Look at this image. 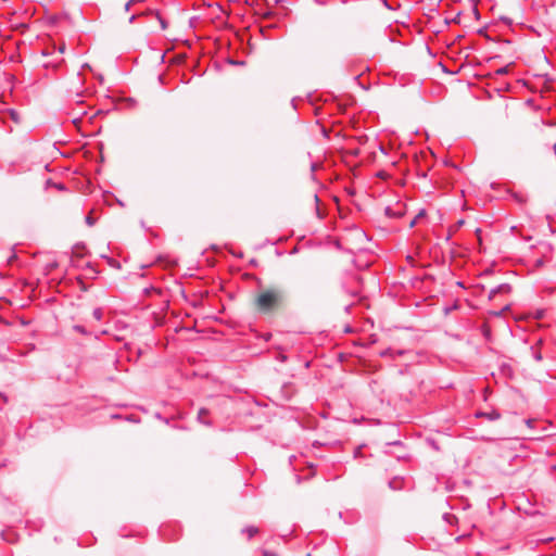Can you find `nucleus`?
Returning a JSON list of instances; mask_svg holds the SVG:
<instances>
[{"label": "nucleus", "instance_id": "16", "mask_svg": "<svg viewBox=\"0 0 556 556\" xmlns=\"http://www.w3.org/2000/svg\"><path fill=\"white\" fill-rule=\"evenodd\" d=\"M58 50H59L60 53H64V51H65V43L64 42L61 43L60 47L58 48Z\"/></svg>", "mask_w": 556, "mask_h": 556}, {"label": "nucleus", "instance_id": "17", "mask_svg": "<svg viewBox=\"0 0 556 556\" xmlns=\"http://www.w3.org/2000/svg\"><path fill=\"white\" fill-rule=\"evenodd\" d=\"M86 222L90 226L93 225V219L91 218V216H87Z\"/></svg>", "mask_w": 556, "mask_h": 556}, {"label": "nucleus", "instance_id": "12", "mask_svg": "<svg viewBox=\"0 0 556 556\" xmlns=\"http://www.w3.org/2000/svg\"><path fill=\"white\" fill-rule=\"evenodd\" d=\"M544 315V311L540 309L535 313V315L533 316L535 319H540L542 318Z\"/></svg>", "mask_w": 556, "mask_h": 556}, {"label": "nucleus", "instance_id": "8", "mask_svg": "<svg viewBox=\"0 0 556 556\" xmlns=\"http://www.w3.org/2000/svg\"><path fill=\"white\" fill-rule=\"evenodd\" d=\"M539 422H541V421H540V420H538V419H528V420L526 421V425H527V427L529 428V430H531V429L534 427V425H535V424H539Z\"/></svg>", "mask_w": 556, "mask_h": 556}, {"label": "nucleus", "instance_id": "4", "mask_svg": "<svg viewBox=\"0 0 556 556\" xmlns=\"http://www.w3.org/2000/svg\"><path fill=\"white\" fill-rule=\"evenodd\" d=\"M546 427H541V429L539 430L538 433H534L532 431H529L528 434H525L523 433V440L525 439H528V440H539L542 438V434H544L546 432Z\"/></svg>", "mask_w": 556, "mask_h": 556}, {"label": "nucleus", "instance_id": "21", "mask_svg": "<svg viewBox=\"0 0 556 556\" xmlns=\"http://www.w3.org/2000/svg\"><path fill=\"white\" fill-rule=\"evenodd\" d=\"M463 224H464V220H459V222L457 223V226H463Z\"/></svg>", "mask_w": 556, "mask_h": 556}, {"label": "nucleus", "instance_id": "2", "mask_svg": "<svg viewBox=\"0 0 556 556\" xmlns=\"http://www.w3.org/2000/svg\"><path fill=\"white\" fill-rule=\"evenodd\" d=\"M523 165L529 184L535 185L545 168L546 157L541 155L535 147L530 146L523 156Z\"/></svg>", "mask_w": 556, "mask_h": 556}, {"label": "nucleus", "instance_id": "19", "mask_svg": "<svg viewBox=\"0 0 556 556\" xmlns=\"http://www.w3.org/2000/svg\"><path fill=\"white\" fill-rule=\"evenodd\" d=\"M533 102H534V100H533V99L527 100V103H528L529 105H532V104H533Z\"/></svg>", "mask_w": 556, "mask_h": 556}, {"label": "nucleus", "instance_id": "10", "mask_svg": "<svg viewBox=\"0 0 556 556\" xmlns=\"http://www.w3.org/2000/svg\"><path fill=\"white\" fill-rule=\"evenodd\" d=\"M9 114H10V117H11V118L16 123V124H17V123H20V116H18V114H17L16 112L11 111Z\"/></svg>", "mask_w": 556, "mask_h": 556}, {"label": "nucleus", "instance_id": "15", "mask_svg": "<svg viewBox=\"0 0 556 556\" xmlns=\"http://www.w3.org/2000/svg\"><path fill=\"white\" fill-rule=\"evenodd\" d=\"M508 72V66L502 67L497 71L498 74H506Z\"/></svg>", "mask_w": 556, "mask_h": 556}, {"label": "nucleus", "instance_id": "11", "mask_svg": "<svg viewBox=\"0 0 556 556\" xmlns=\"http://www.w3.org/2000/svg\"><path fill=\"white\" fill-rule=\"evenodd\" d=\"M476 235L478 239L479 247L482 245L481 230L479 228L476 229Z\"/></svg>", "mask_w": 556, "mask_h": 556}, {"label": "nucleus", "instance_id": "1", "mask_svg": "<svg viewBox=\"0 0 556 556\" xmlns=\"http://www.w3.org/2000/svg\"><path fill=\"white\" fill-rule=\"evenodd\" d=\"M286 292L277 286L262 289L253 300L254 309L263 315H275L285 307Z\"/></svg>", "mask_w": 556, "mask_h": 556}, {"label": "nucleus", "instance_id": "7", "mask_svg": "<svg viewBox=\"0 0 556 556\" xmlns=\"http://www.w3.org/2000/svg\"><path fill=\"white\" fill-rule=\"evenodd\" d=\"M245 531H247V533H248L249 538H252L253 535H255L256 533H258V529H257L256 527H253V526H251V527L247 528V530H245Z\"/></svg>", "mask_w": 556, "mask_h": 556}, {"label": "nucleus", "instance_id": "3", "mask_svg": "<svg viewBox=\"0 0 556 556\" xmlns=\"http://www.w3.org/2000/svg\"><path fill=\"white\" fill-rule=\"evenodd\" d=\"M536 59H538L540 68H539V72L535 73V75H538V76L544 75L545 71L547 70V58L545 56L544 53L538 52Z\"/></svg>", "mask_w": 556, "mask_h": 556}, {"label": "nucleus", "instance_id": "22", "mask_svg": "<svg viewBox=\"0 0 556 556\" xmlns=\"http://www.w3.org/2000/svg\"><path fill=\"white\" fill-rule=\"evenodd\" d=\"M306 556H312L311 554H307Z\"/></svg>", "mask_w": 556, "mask_h": 556}, {"label": "nucleus", "instance_id": "6", "mask_svg": "<svg viewBox=\"0 0 556 556\" xmlns=\"http://www.w3.org/2000/svg\"><path fill=\"white\" fill-rule=\"evenodd\" d=\"M531 355L533 357L534 361H541L542 359V355H541V352L534 348L531 349Z\"/></svg>", "mask_w": 556, "mask_h": 556}, {"label": "nucleus", "instance_id": "18", "mask_svg": "<svg viewBox=\"0 0 556 556\" xmlns=\"http://www.w3.org/2000/svg\"><path fill=\"white\" fill-rule=\"evenodd\" d=\"M417 220H418V218H416V217H415V218L410 222L409 227H410V228H412V227H414V226H415V224L417 223Z\"/></svg>", "mask_w": 556, "mask_h": 556}, {"label": "nucleus", "instance_id": "20", "mask_svg": "<svg viewBox=\"0 0 556 556\" xmlns=\"http://www.w3.org/2000/svg\"><path fill=\"white\" fill-rule=\"evenodd\" d=\"M313 199L315 202H318V197L317 195H313Z\"/></svg>", "mask_w": 556, "mask_h": 556}, {"label": "nucleus", "instance_id": "14", "mask_svg": "<svg viewBox=\"0 0 556 556\" xmlns=\"http://www.w3.org/2000/svg\"><path fill=\"white\" fill-rule=\"evenodd\" d=\"M426 216V211L425 210H420L419 213L416 215V218H421V217H425Z\"/></svg>", "mask_w": 556, "mask_h": 556}, {"label": "nucleus", "instance_id": "9", "mask_svg": "<svg viewBox=\"0 0 556 556\" xmlns=\"http://www.w3.org/2000/svg\"><path fill=\"white\" fill-rule=\"evenodd\" d=\"M92 316H93V318H94L96 320H100V319H101V317H102V312H101V309H99V308L94 309V311L92 312Z\"/></svg>", "mask_w": 556, "mask_h": 556}, {"label": "nucleus", "instance_id": "13", "mask_svg": "<svg viewBox=\"0 0 556 556\" xmlns=\"http://www.w3.org/2000/svg\"><path fill=\"white\" fill-rule=\"evenodd\" d=\"M263 556H278L275 552L264 551Z\"/></svg>", "mask_w": 556, "mask_h": 556}, {"label": "nucleus", "instance_id": "23", "mask_svg": "<svg viewBox=\"0 0 556 556\" xmlns=\"http://www.w3.org/2000/svg\"><path fill=\"white\" fill-rule=\"evenodd\" d=\"M476 556H480V555L478 554V555H476Z\"/></svg>", "mask_w": 556, "mask_h": 556}, {"label": "nucleus", "instance_id": "5", "mask_svg": "<svg viewBox=\"0 0 556 556\" xmlns=\"http://www.w3.org/2000/svg\"><path fill=\"white\" fill-rule=\"evenodd\" d=\"M477 416H479V417H488L489 419H497V418H500V415L496 412L480 413Z\"/></svg>", "mask_w": 556, "mask_h": 556}]
</instances>
